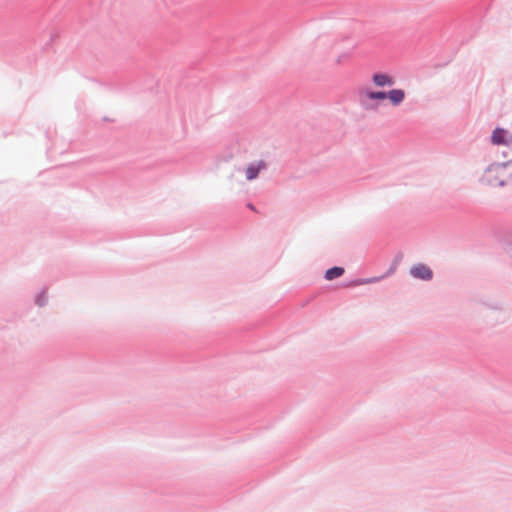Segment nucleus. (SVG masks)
<instances>
[{
	"label": "nucleus",
	"instance_id": "nucleus-1",
	"mask_svg": "<svg viewBox=\"0 0 512 512\" xmlns=\"http://www.w3.org/2000/svg\"><path fill=\"white\" fill-rule=\"evenodd\" d=\"M511 173L507 163H494L489 165L482 173L480 182L487 187L496 188L506 184Z\"/></svg>",
	"mask_w": 512,
	"mask_h": 512
},
{
	"label": "nucleus",
	"instance_id": "nucleus-2",
	"mask_svg": "<svg viewBox=\"0 0 512 512\" xmlns=\"http://www.w3.org/2000/svg\"><path fill=\"white\" fill-rule=\"evenodd\" d=\"M410 273L413 277L422 280H430L433 275L431 269L424 264H418L412 267Z\"/></svg>",
	"mask_w": 512,
	"mask_h": 512
},
{
	"label": "nucleus",
	"instance_id": "nucleus-3",
	"mask_svg": "<svg viewBox=\"0 0 512 512\" xmlns=\"http://www.w3.org/2000/svg\"><path fill=\"white\" fill-rule=\"evenodd\" d=\"M491 142L495 145H508L511 142L508 137L507 131L501 128H496L491 135Z\"/></svg>",
	"mask_w": 512,
	"mask_h": 512
},
{
	"label": "nucleus",
	"instance_id": "nucleus-4",
	"mask_svg": "<svg viewBox=\"0 0 512 512\" xmlns=\"http://www.w3.org/2000/svg\"><path fill=\"white\" fill-rule=\"evenodd\" d=\"M373 82L376 86L384 87L393 85L394 79L387 74L377 73L373 75Z\"/></svg>",
	"mask_w": 512,
	"mask_h": 512
},
{
	"label": "nucleus",
	"instance_id": "nucleus-5",
	"mask_svg": "<svg viewBox=\"0 0 512 512\" xmlns=\"http://www.w3.org/2000/svg\"><path fill=\"white\" fill-rule=\"evenodd\" d=\"M266 167L265 162L259 161L257 164H252L246 169V178L253 180L258 176V173Z\"/></svg>",
	"mask_w": 512,
	"mask_h": 512
},
{
	"label": "nucleus",
	"instance_id": "nucleus-6",
	"mask_svg": "<svg viewBox=\"0 0 512 512\" xmlns=\"http://www.w3.org/2000/svg\"><path fill=\"white\" fill-rule=\"evenodd\" d=\"M386 97L389 98L393 105H398L404 100L405 92L401 89H393L386 93Z\"/></svg>",
	"mask_w": 512,
	"mask_h": 512
},
{
	"label": "nucleus",
	"instance_id": "nucleus-7",
	"mask_svg": "<svg viewBox=\"0 0 512 512\" xmlns=\"http://www.w3.org/2000/svg\"><path fill=\"white\" fill-rule=\"evenodd\" d=\"M344 273V269L341 268V267H333V268H330L326 271L325 273V278L327 280H333L335 278H338L340 276H342Z\"/></svg>",
	"mask_w": 512,
	"mask_h": 512
},
{
	"label": "nucleus",
	"instance_id": "nucleus-8",
	"mask_svg": "<svg viewBox=\"0 0 512 512\" xmlns=\"http://www.w3.org/2000/svg\"><path fill=\"white\" fill-rule=\"evenodd\" d=\"M365 96L371 100H383L386 98V93L385 92L367 91V92H365Z\"/></svg>",
	"mask_w": 512,
	"mask_h": 512
}]
</instances>
